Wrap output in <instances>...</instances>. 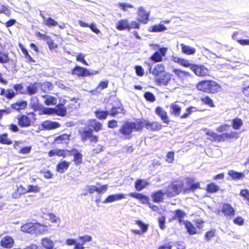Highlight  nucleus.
Instances as JSON below:
<instances>
[{"mask_svg": "<svg viewBox=\"0 0 249 249\" xmlns=\"http://www.w3.org/2000/svg\"><path fill=\"white\" fill-rule=\"evenodd\" d=\"M229 127V125L224 124L220 125L216 129L217 132L222 133L218 134L214 131L208 130L206 132V134L209 137L208 139L210 141L216 142L231 141L237 139L239 138V133L233 131H231L230 132H224Z\"/></svg>", "mask_w": 249, "mask_h": 249, "instance_id": "f257e3e1", "label": "nucleus"}, {"mask_svg": "<svg viewBox=\"0 0 249 249\" xmlns=\"http://www.w3.org/2000/svg\"><path fill=\"white\" fill-rule=\"evenodd\" d=\"M89 124L93 129H84L79 131L81 140L83 142L89 140L91 143H96L98 142V136L94 135L93 131L98 132L102 129V124L95 119H90L88 121Z\"/></svg>", "mask_w": 249, "mask_h": 249, "instance_id": "f03ea898", "label": "nucleus"}, {"mask_svg": "<svg viewBox=\"0 0 249 249\" xmlns=\"http://www.w3.org/2000/svg\"><path fill=\"white\" fill-rule=\"evenodd\" d=\"M141 124L138 120L135 122L125 121L121 126L118 132L121 135V137L124 140H130L132 137L133 131H141Z\"/></svg>", "mask_w": 249, "mask_h": 249, "instance_id": "7ed1b4c3", "label": "nucleus"}, {"mask_svg": "<svg viewBox=\"0 0 249 249\" xmlns=\"http://www.w3.org/2000/svg\"><path fill=\"white\" fill-rule=\"evenodd\" d=\"M197 90L207 93L215 94L221 90V85L214 80H203L198 82L196 85Z\"/></svg>", "mask_w": 249, "mask_h": 249, "instance_id": "20e7f679", "label": "nucleus"}, {"mask_svg": "<svg viewBox=\"0 0 249 249\" xmlns=\"http://www.w3.org/2000/svg\"><path fill=\"white\" fill-rule=\"evenodd\" d=\"M16 118L18 125L21 128H28L33 126L36 119L34 112L20 114Z\"/></svg>", "mask_w": 249, "mask_h": 249, "instance_id": "39448f33", "label": "nucleus"}, {"mask_svg": "<svg viewBox=\"0 0 249 249\" xmlns=\"http://www.w3.org/2000/svg\"><path fill=\"white\" fill-rule=\"evenodd\" d=\"M183 182L181 180H176L168 186L165 194L168 197H172L180 194H183Z\"/></svg>", "mask_w": 249, "mask_h": 249, "instance_id": "423d86ee", "label": "nucleus"}, {"mask_svg": "<svg viewBox=\"0 0 249 249\" xmlns=\"http://www.w3.org/2000/svg\"><path fill=\"white\" fill-rule=\"evenodd\" d=\"M186 187L183 186V194H188L191 192L194 193L197 190L201 189L199 182H196L193 178H185Z\"/></svg>", "mask_w": 249, "mask_h": 249, "instance_id": "0eeeda50", "label": "nucleus"}, {"mask_svg": "<svg viewBox=\"0 0 249 249\" xmlns=\"http://www.w3.org/2000/svg\"><path fill=\"white\" fill-rule=\"evenodd\" d=\"M139 124H141V131L145 127L150 131H158L162 128V124L156 121L149 122L146 120H138Z\"/></svg>", "mask_w": 249, "mask_h": 249, "instance_id": "6e6552de", "label": "nucleus"}, {"mask_svg": "<svg viewBox=\"0 0 249 249\" xmlns=\"http://www.w3.org/2000/svg\"><path fill=\"white\" fill-rule=\"evenodd\" d=\"M98 71L90 72L86 68L82 67L78 65L75 66L73 68H72L71 72L72 75L83 77L98 74Z\"/></svg>", "mask_w": 249, "mask_h": 249, "instance_id": "1a4fd4ad", "label": "nucleus"}, {"mask_svg": "<svg viewBox=\"0 0 249 249\" xmlns=\"http://www.w3.org/2000/svg\"><path fill=\"white\" fill-rule=\"evenodd\" d=\"M222 214L227 218H231L234 216L235 211L232 205L228 203L222 204L220 210L217 211V214Z\"/></svg>", "mask_w": 249, "mask_h": 249, "instance_id": "9d476101", "label": "nucleus"}, {"mask_svg": "<svg viewBox=\"0 0 249 249\" xmlns=\"http://www.w3.org/2000/svg\"><path fill=\"white\" fill-rule=\"evenodd\" d=\"M191 70L198 77H204L210 75L209 69L203 65L193 63Z\"/></svg>", "mask_w": 249, "mask_h": 249, "instance_id": "9b49d317", "label": "nucleus"}, {"mask_svg": "<svg viewBox=\"0 0 249 249\" xmlns=\"http://www.w3.org/2000/svg\"><path fill=\"white\" fill-rule=\"evenodd\" d=\"M69 152L66 153V157L73 156L72 161L76 166H78L82 163L83 155L76 149L72 148L69 150Z\"/></svg>", "mask_w": 249, "mask_h": 249, "instance_id": "f8f14e48", "label": "nucleus"}, {"mask_svg": "<svg viewBox=\"0 0 249 249\" xmlns=\"http://www.w3.org/2000/svg\"><path fill=\"white\" fill-rule=\"evenodd\" d=\"M137 21L142 24H146L149 21L150 12H147L144 7L140 6L138 9Z\"/></svg>", "mask_w": 249, "mask_h": 249, "instance_id": "ddd939ff", "label": "nucleus"}, {"mask_svg": "<svg viewBox=\"0 0 249 249\" xmlns=\"http://www.w3.org/2000/svg\"><path fill=\"white\" fill-rule=\"evenodd\" d=\"M167 48L166 47L160 48L159 51L155 52L150 57V59L154 62L162 61L163 57L165 56Z\"/></svg>", "mask_w": 249, "mask_h": 249, "instance_id": "4468645a", "label": "nucleus"}, {"mask_svg": "<svg viewBox=\"0 0 249 249\" xmlns=\"http://www.w3.org/2000/svg\"><path fill=\"white\" fill-rule=\"evenodd\" d=\"M171 77L167 72H164L163 74L155 77L154 82L157 86H166L170 82Z\"/></svg>", "mask_w": 249, "mask_h": 249, "instance_id": "2eb2a0df", "label": "nucleus"}, {"mask_svg": "<svg viewBox=\"0 0 249 249\" xmlns=\"http://www.w3.org/2000/svg\"><path fill=\"white\" fill-rule=\"evenodd\" d=\"M174 215L169 219L170 221L177 220L179 224L183 223V219L186 216L187 214L181 209H177L173 212Z\"/></svg>", "mask_w": 249, "mask_h": 249, "instance_id": "dca6fc26", "label": "nucleus"}, {"mask_svg": "<svg viewBox=\"0 0 249 249\" xmlns=\"http://www.w3.org/2000/svg\"><path fill=\"white\" fill-rule=\"evenodd\" d=\"M149 66V70L152 73V74L155 77H157L163 73L165 72L164 66L162 64H158L156 65L154 68L152 70V66L150 63H148Z\"/></svg>", "mask_w": 249, "mask_h": 249, "instance_id": "f3484780", "label": "nucleus"}, {"mask_svg": "<svg viewBox=\"0 0 249 249\" xmlns=\"http://www.w3.org/2000/svg\"><path fill=\"white\" fill-rule=\"evenodd\" d=\"M27 105L28 103L27 101L20 100L12 103L10 107L13 110L19 112L21 110H25L27 108Z\"/></svg>", "mask_w": 249, "mask_h": 249, "instance_id": "a211bd4d", "label": "nucleus"}, {"mask_svg": "<svg viewBox=\"0 0 249 249\" xmlns=\"http://www.w3.org/2000/svg\"><path fill=\"white\" fill-rule=\"evenodd\" d=\"M128 196L140 200L142 204H148L149 202V198L148 196L142 193H130Z\"/></svg>", "mask_w": 249, "mask_h": 249, "instance_id": "6ab92c4d", "label": "nucleus"}, {"mask_svg": "<svg viewBox=\"0 0 249 249\" xmlns=\"http://www.w3.org/2000/svg\"><path fill=\"white\" fill-rule=\"evenodd\" d=\"M68 149H55L50 150L48 153L49 157L53 156L61 157L63 158H66V153L69 152Z\"/></svg>", "mask_w": 249, "mask_h": 249, "instance_id": "aec40b11", "label": "nucleus"}, {"mask_svg": "<svg viewBox=\"0 0 249 249\" xmlns=\"http://www.w3.org/2000/svg\"><path fill=\"white\" fill-rule=\"evenodd\" d=\"M108 188L107 184H104L98 188L94 185H90L88 186V192L89 194H93L94 192H97L98 194L105 193Z\"/></svg>", "mask_w": 249, "mask_h": 249, "instance_id": "412c9836", "label": "nucleus"}, {"mask_svg": "<svg viewBox=\"0 0 249 249\" xmlns=\"http://www.w3.org/2000/svg\"><path fill=\"white\" fill-rule=\"evenodd\" d=\"M36 222H27L21 226V231L23 232L35 234Z\"/></svg>", "mask_w": 249, "mask_h": 249, "instance_id": "4be33fe9", "label": "nucleus"}, {"mask_svg": "<svg viewBox=\"0 0 249 249\" xmlns=\"http://www.w3.org/2000/svg\"><path fill=\"white\" fill-rule=\"evenodd\" d=\"M71 162L66 160H60L56 166V171L60 173H64L69 168Z\"/></svg>", "mask_w": 249, "mask_h": 249, "instance_id": "5701e85b", "label": "nucleus"}, {"mask_svg": "<svg viewBox=\"0 0 249 249\" xmlns=\"http://www.w3.org/2000/svg\"><path fill=\"white\" fill-rule=\"evenodd\" d=\"M165 192L164 193L161 190L153 192L151 194L152 201L155 203H160L163 202Z\"/></svg>", "mask_w": 249, "mask_h": 249, "instance_id": "b1692460", "label": "nucleus"}, {"mask_svg": "<svg viewBox=\"0 0 249 249\" xmlns=\"http://www.w3.org/2000/svg\"><path fill=\"white\" fill-rule=\"evenodd\" d=\"M42 126L45 130H53L59 128L60 124L56 122L46 120L42 123Z\"/></svg>", "mask_w": 249, "mask_h": 249, "instance_id": "393cba45", "label": "nucleus"}, {"mask_svg": "<svg viewBox=\"0 0 249 249\" xmlns=\"http://www.w3.org/2000/svg\"><path fill=\"white\" fill-rule=\"evenodd\" d=\"M126 195L124 194H118L111 195L107 196L106 199L103 201L104 203H112L114 201L119 200L126 197Z\"/></svg>", "mask_w": 249, "mask_h": 249, "instance_id": "a878e982", "label": "nucleus"}, {"mask_svg": "<svg viewBox=\"0 0 249 249\" xmlns=\"http://www.w3.org/2000/svg\"><path fill=\"white\" fill-rule=\"evenodd\" d=\"M156 113L160 118L163 123L168 124L170 122L166 112L161 107H157L155 109Z\"/></svg>", "mask_w": 249, "mask_h": 249, "instance_id": "bb28decb", "label": "nucleus"}, {"mask_svg": "<svg viewBox=\"0 0 249 249\" xmlns=\"http://www.w3.org/2000/svg\"><path fill=\"white\" fill-rule=\"evenodd\" d=\"M0 95L10 100L13 99L17 95V93L12 89H5L4 88H1V91H0Z\"/></svg>", "mask_w": 249, "mask_h": 249, "instance_id": "cd10ccee", "label": "nucleus"}, {"mask_svg": "<svg viewBox=\"0 0 249 249\" xmlns=\"http://www.w3.org/2000/svg\"><path fill=\"white\" fill-rule=\"evenodd\" d=\"M172 60L175 63H178L182 67L190 68V69L193 64V63H190L189 61L185 59L177 56H173Z\"/></svg>", "mask_w": 249, "mask_h": 249, "instance_id": "c85d7f7f", "label": "nucleus"}, {"mask_svg": "<svg viewBox=\"0 0 249 249\" xmlns=\"http://www.w3.org/2000/svg\"><path fill=\"white\" fill-rule=\"evenodd\" d=\"M14 244V241L13 239L9 236L4 237L0 242V246L6 249L11 248Z\"/></svg>", "mask_w": 249, "mask_h": 249, "instance_id": "c756f323", "label": "nucleus"}, {"mask_svg": "<svg viewBox=\"0 0 249 249\" xmlns=\"http://www.w3.org/2000/svg\"><path fill=\"white\" fill-rule=\"evenodd\" d=\"M71 134H62L55 138L54 142L57 144H68L70 141Z\"/></svg>", "mask_w": 249, "mask_h": 249, "instance_id": "7c9ffc66", "label": "nucleus"}, {"mask_svg": "<svg viewBox=\"0 0 249 249\" xmlns=\"http://www.w3.org/2000/svg\"><path fill=\"white\" fill-rule=\"evenodd\" d=\"M48 226L36 222L35 234L36 235H42L48 232Z\"/></svg>", "mask_w": 249, "mask_h": 249, "instance_id": "2f4dec72", "label": "nucleus"}, {"mask_svg": "<svg viewBox=\"0 0 249 249\" xmlns=\"http://www.w3.org/2000/svg\"><path fill=\"white\" fill-rule=\"evenodd\" d=\"M42 246L45 249H57L54 247V244L52 240L48 237H44L41 240Z\"/></svg>", "mask_w": 249, "mask_h": 249, "instance_id": "473e14b6", "label": "nucleus"}, {"mask_svg": "<svg viewBox=\"0 0 249 249\" xmlns=\"http://www.w3.org/2000/svg\"><path fill=\"white\" fill-rule=\"evenodd\" d=\"M125 111L122 105L118 107H112L109 112V115L111 117H116L119 114H125Z\"/></svg>", "mask_w": 249, "mask_h": 249, "instance_id": "72a5a7b5", "label": "nucleus"}, {"mask_svg": "<svg viewBox=\"0 0 249 249\" xmlns=\"http://www.w3.org/2000/svg\"><path fill=\"white\" fill-rule=\"evenodd\" d=\"M54 108L55 114L59 116L64 117L67 114V109L63 104H58Z\"/></svg>", "mask_w": 249, "mask_h": 249, "instance_id": "f704fd0d", "label": "nucleus"}, {"mask_svg": "<svg viewBox=\"0 0 249 249\" xmlns=\"http://www.w3.org/2000/svg\"><path fill=\"white\" fill-rule=\"evenodd\" d=\"M148 182L142 179H137L135 182V188L138 191H140L144 189L148 185Z\"/></svg>", "mask_w": 249, "mask_h": 249, "instance_id": "c9c22d12", "label": "nucleus"}, {"mask_svg": "<svg viewBox=\"0 0 249 249\" xmlns=\"http://www.w3.org/2000/svg\"><path fill=\"white\" fill-rule=\"evenodd\" d=\"M39 84L37 82L30 83L26 88V93L33 95L37 93Z\"/></svg>", "mask_w": 249, "mask_h": 249, "instance_id": "e433bc0d", "label": "nucleus"}, {"mask_svg": "<svg viewBox=\"0 0 249 249\" xmlns=\"http://www.w3.org/2000/svg\"><path fill=\"white\" fill-rule=\"evenodd\" d=\"M228 174L233 180H241L245 177V175L243 173L236 172L233 170H229Z\"/></svg>", "mask_w": 249, "mask_h": 249, "instance_id": "4c0bfd02", "label": "nucleus"}, {"mask_svg": "<svg viewBox=\"0 0 249 249\" xmlns=\"http://www.w3.org/2000/svg\"><path fill=\"white\" fill-rule=\"evenodd\" d=\"M183 224L184 225L187 232L190 235L196 234L198 233L197 232L196 228L192 224L190 221L186 220L183 222Z\"/></svg>", "mask_w": 249, "mask_h": 249, "instance_id": "58836bf2", "label": "nucleus"}, {"mask_svg": "<svg viewBox=\"0 0 249 249\" xmlns=\"http://www.w3.org/2000/svg\"><path fill=\"white\" fill-rule=\"evenodd\" d=\"M219 190V187L214 182H211L207 184L205 188V190L209 194L216 193L218 192Z\"/></svg>", "mask_w": 249, "mask_h": 249, "instance_id": "ea45409f", "label": "nucleus"}, {"mask_svg": "<svg viewBox=\"0 0 249 249\" xmlns=\"http://www.w3.org/2000/svg\"><path fill=\"white\" fill-rule=\"evenodd\" d=\"M27 193V189L22 185H19L13 193L12 197L14 198H19L21 195Z\"/></svg>", "mask_w": 249, "mask_h": 249, "instance_id": "a19ab883", "label": "nucleus"}, {"mask_svg": "<svg viewBox=\"0 0 249 249\" xmlns=\"http://www.w3.org/2000/svg\"><path fill=\"white\" fill-rule=\"evenodd\" d=\"M173 71L178 78L181 79H184L190 76L189 72L178 69H174Z\"/></svg>", "mask_w": 249, "mask_h": 249, "instance_id": "79ce46f5", "label": "nucleus"}, {"mask_svg": "<svg viewBox=\"0 0 249 249\" xmlns=\"http://www.w3.org/2000/svg\"><path fill=\"white\" fill-rule=\"evenodd\" d=\"M38 86L41 90L44 93L52 90L53 88V85L51 82H45L42 83H38Z\"/></svg>", "mask_w": 249, "mask_h": 249, "instance_id": "37998d69", "label": "nucleus"}, {"mask_svg": "<svg viewBox=\"0 0 249 249\" xmlns=\"http://www.w3.org/2000/svg\"><path fill=\"white\" fill-rule=\"evenodd\" d=\"M116 28L119 30L122 31L127 30L128 31V21L127 19H121L116 24Z\"/></svg>", "mask_w": 249, "mask_h": 249, "instance_id": "c03bdc74", "label": "nucleus"}, {"mask_svg": "<svg viewBox=\"0 0 249 249\" xmlns=\"http://www.w3.org/2000/svg\"><path fill=\"white\" fill-rule=\"evenodd\" d=\"M170 109V114L171 115H174L175 116H179L181 111V107L176 103L171 104Z\"/></svg>", "mask_w": 249, "mask_h": 249, "instance_id": "a18cd8bd", "label": "nucleus"}, {"mask_svg": "<svg viewBox=\"0 0 249 249\" xmlns=\"http://www.w3.org/2000/svg\"><path fill=\"white\" fill-rule=\"evenodd\" d=\"M42 97L45 99L44 102L47 106L55 105L57 103L56 98L53 96L44 95L42 96Z\"/></svg>", "mask_w": 249, "mask_h": 249, "instance_id": "49530a36", "label": "nucleus"}, {"mask_svg": "<svg viewBox=\"0 0 249 249\" xmlns=\"http://www.w3.org/2000/svg\"><path fill=\"white\" fill-rule=\"evenodd\" d=\"M96 117L99 120H105L108 115L109 112L107 110L97 109L94 111Z\"/></svg>", "mask_w": 249, "mask_h": 249, "instance_id": "de8ad7c7", "label": "nucleus"}, {"mask_svg": "<svg viewBox=\"0 0 249 249\" xmlns=\"http://www.w3.org/2000/svg\"><path fill=\"white\" fill-rule=\"evenodd\" d=\"M18 46L28 62L31 63L35 62V60L31 57L28 51L26 49L22 44L19 43Z\"/></svg>", "mask_w": 249, "mask_h": 249, "instance_id": "09e8293b", "label": "nucleus"}, {"mask_svg": "<svg viewBox=\"0 0 249 249\" xmlns=\"http://www.w3.org/2000/svg\"><path fill=\"white\" fill-rule=\"evenodd\" d=\"M13 143L12 141L8 138V134L4 133L0 134V143L4 145H11Z\"/></svg>", "mask_w": 249, "mask_h": 249, "instance_id": "8fccbe9b", "label": "nucleus"}, {"mask_svg": "<svg viewBox=\"0 0 249 249\" xmlns=\"http://www.w3.org/2000/svg\"><path fill=\"white\" fill-rule=\"evenodd\" d=\"M167 28L163 25L161 24H159L158 25H154L151 26L149 29V31L150 32H161L166 30Z\"/></svg>", "mask_w": 249, "mask_h": 249, "instance_id": "3c124183", "label": "nucleus"}, {"mask_svg": "<svg viewBox=\"0 0 249 249\" xmlns=\"http://www.w3.org/2000/svg\"><path fill=\"white\" fill-rule=\"evenodd\" d=\"M182 52L187 55H191L194 54L196 50L194 48L190 47L188 45L183 44H181Z\"/></svg>", "mask_w": 249, "mask_h": 249, "instance_id": "603ef678", "label": "nucleus"}, {"mask_svg": "<svg viewBox=\"0 0 249 249\" xmlns=\"http://www.w3.org/2000/svg\"><path fill=\"white\" fill-rule=\"evenodd\" d=\"M243 125V121L238 118H235L232 120L231 126L235 130L239 129Z\"/></svg>", "mask_w": 249, "mask_h": 249, "instance_id": "864d4df0", "label": "nucleus"}, {"mask_svg": "<svg viewBox=\"0 0 249 249\" xmlns=\"http://www.w3.org/2000/svg\"><path fill=\"white\" fill-rule=\"evenodd\" d=\"M200 101L203 104L209 106V107H214L215 106L213 100L208 95H206L203 97L201 98Z\"/></svg>", "mask_w": 249, "mask_h": 249, "instance_id": "5fc2aeb1", "label": "nucleus"}, {"mask_svg": "<svg viewBox=\"0 0 249 249\" xmlns=\"http://www.w3.org/2000/svg\"><path fill=\"white\" fill-rule=\"evenodd\" d=\"M13 88L15 90V92L17 95L18 94H24L26 93V91L24 90V87L22 83H18L14 84L13 86Z\"/></svg>", "mask_w": 249, "mask_h": 249, "instance_id": "6e6d98bb", "label": "nucleus"}, {"mask_svg": "<svg viewBox=\"0 0 249 249\" xmlns=\"http://www.w3.org/2000/svg\"><path fill=\"white\" fill-rule=\"evenodd\" d=\"M216 235V230L213 229L206 231L204 234V238L207 241H210Z\"/></svg>", "mask_w": 249, "mask_h": 249, "instance_id": "4d7b16f0", "label": "nucleus"}, {"mask_svg": "<svg viewBox=\"0 0 249 249\" xmlns=\"http://www.w3.org/2000/svg\"><path fill=\"white\" fill-rule=\"evenodd\" d=\"M10 58L8 52H0V63L4 64L9 62Z\"/></svg>", "mask_w": 249, "mask_h": 249, "instance_id": "13d9d810", "label": "nucleus"}, {"mask_svg": "<svg viewBox=\"0 0 249 249\" xmlns=\"http://www.w3.org/2000/svg\"><path fill=\"white\" fill-rule=\"evenodd\" d=\"M135 223L140 228L142 232L145 233L147 231L148 228V225L147 224H145L142 221L139 220H136Z\"/></svg>", "mask_w": 249, "mask_h": 249, "instance_id": "bf43d9fd", "label": "nucleus"}, {"mask_svg": "<svg viewBox=\"0 0 249 249\" xmlns=\"http://www.w3.org/2000/svg\"><path fill=\"white\" fill-rule=\"evenodd\" d=\"M40 191V188L37 185H29L27 186V192L28 193H37Z\"/></svg>", "mask_w": 249, "mask_h": 249, "instance_id": "052dcab7", "label": "nucleus"}, {"mask_svg": "<svg viewBox=\"0 0 249 249\" xmlns=\"http://www.w3.org/2000/svg\"><path fill=\"white\" fill-rule=\"evenodd\" d=\"M239 195L243 197L245 200L247 201L248 204L249 205V190L246 189H242L240 191Z\"/></svg>", "mask_w": 249, "mask_h": 249, "instance_id": "680f3d73", "label": "nucleus"}, {"mask_svg": "<svg viewBox=\"0 0 249 249\" xmlns=\"http://www.w3.org/2000/svg\"><path fill=\"white\" fill-rule=\"evenodd\" d=\"M144 97L147 101L153 102L155 101L156 98L154 95L150 91H147L144 94Z\"/></svg>", "mask_w": 249, "mask_h": 249, "instance_id": "e2e57ef3", "label": "nucleus"}, {"mask_svg": "<svg viewBox=\"0 0 249 249\" xmlns=\"http://www.w3.org/2000/svg\"><path fill=\"white\" fill-rule=\"evenodd\" d=\"M44 24L49 26H55L58 25V23L55 20L53 19L52 18H48L46 19Z\"/></svg>", "mask_w": 249, "mask_h": 249, "instance_id": "0e129e2a", "label": "nucleus"}, {"mask_svg": "<svg viewBox=\"0 0 249 249\" xmlns=\"http://www.w3.org/2000/svg\"><path fill=\"white\" fill-rule=\"evenodd\" d=\"M108 81L105 80L99 82V83L97 86L96 89V90H102L107 88L108 87Z\"/></svg>", "mask_w": 249, "mask_h": 249, "instance_id": "69168bd1", "label": "nucleus"}, {"mask_svg": "<svg viewBox=\"0 0 249 249\" xmlns=\"http://www.w3.org/2000/svg\"><path fill=\"white\" fill-rule=\"evenodd\" d=\"M85 55L82 53H78L76 56V60L78 62H81L85 65L88 66V64L85 59Z\"/></svg>", "mask_w": 249, "mask_h": 249, "instance_id": "338daca9", "label": "nucleus"}, {"mask_svg": "<svg viewBox=\"0 0 249 249\" xmlns=\"http://www.w3.org/2000/svg\"><path fill=\"white\" fill-rule=\"evenodd\" d=\"M175 153L173 151H169L167 153L166 156V161L172 163L174 161Z\"/></svg>", "mask_w": 249, "mask_h": 249, "instance_id": "774afa93", "label": "nucleus"}]
</instances>
